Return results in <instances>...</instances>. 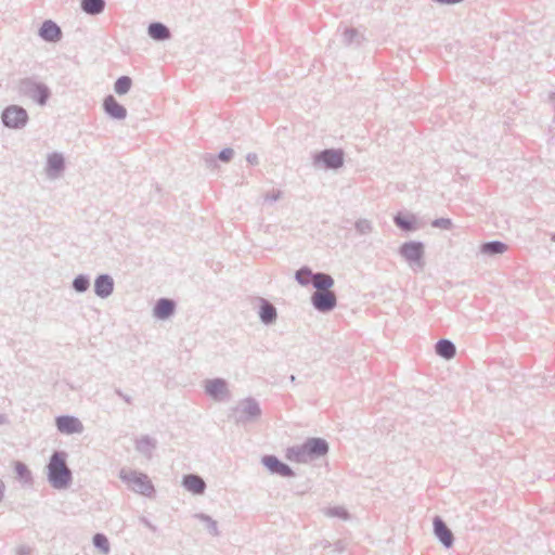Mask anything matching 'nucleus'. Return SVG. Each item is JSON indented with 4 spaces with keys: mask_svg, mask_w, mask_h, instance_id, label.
Returning a JSON list of instances; mask_svg holds the SVG:
<instances>
[{
    "mask_svg": "<svg viewBox=\"0 0 555 555\" xmlns=\"http://www.w3.org/2000/svg\"><path fill=\"white\" fill-rule=\"evenodd\" d=\"M114 292V280L107 274L103 273L94 280V293L98 297L105 299L109 297Z\"/></svg>",
    "mask_w": 555,
    "mask_h": 555,
    "instance_id": "obj_14",
    "label": "nucleus"
},
{
    "mask_svg": "<svg viewBox=\"0 0 555 555\" xmlns=\"http://www.w3.org/2000/svg\"><path fill=\"white\" fill-rule=\"evenodd\" d=\"M103 106L105 112L113 118L124 119L127 115L126 108L113 95L105 98Z\"/></svg>",
    "mask_w": 555,
    "mask_h": 555,
    "instance_id": "obj_19",
    "label": "nucleus"
},
{
    "mask_svg": "<svg viewBox=\"0 0 555 555\" xmlns=\"http://www.w3.org/2000/svg\"><path fill=\"white\" fill-rule=\"evenodd\" d=\"M72 287L77 293H85L90 287V278L87 274H78L72 283Z\"/></svg>",
    "mask_w": 555,
    "mask_h": 555,
    "instance_id": "obj_30",
    "label": "nucleus"
},
{
    "mask_svg": "<svg viewBox=\"0 0 555 555\" xmlns=\"http://www.w3.org/2000/svg\"><path fill=\"white\" fill-rule=\"evenodd\" d=\"M7 422V417L3 414H0V424H4Z\"/></svg>",
    "mask_w": 555,
    "mask_h": 555,
    "instance_id": "obj_42",
    "label": "nucleus"
},
{
    "mask_svg": "<svg viewBox=\"0 0 555 555\" xmlns=\"http://www.w3.org/2000/svg\"><path fill=\"white\" fill-rule=\"evenodd\" d=\"M92 542L95 548L101 553L107 555L111 551V545L107 537L104 533H95L92 538Z\"/></svg>",
    "mask_w": 555,
    "mask_h": 555,
    "instance_id": "obj_29",
    "label": "nucleus"
},
{
    "mask_svg": "<svg viewBox=\"0 0 555 555\" xmlns=\"http://www.w3.org/2000/svg\"><path fill=\"white\" fill-rule=\"evenodd\" d=\"M119 478L131 485V489L139 494L145 495L147 498H151L155 493V488L149 478V476L144 473H140L137 470H129L126 472L125 469H121L119 473Z\"/></svg>",
    "mask_w": 555,
    "mask_h": 555,
    "instance_id": "obj_3",
    "label": "nucleus"
},
{
    "mask_svg": "<svg viewBox=\"0 0 555 555\" xmlns=\"http://www.w3.org/2000/svg\"><path fill=\"white\" fill-rule=\"evenodd\" d=\"M115 393L120 397L125 402H127L128 404H131L132 403V398L126 393H124L119 388H116L115 389Z\"/></svg>",
    "mask_w": 555,
    "mask_h": 555,
    "instance_id": "obj_36",
    "label": "nucleus"
},
{
    "mask_svg": "<svg viewBox=\"0 0 555 555\" xmlns=\"http://www.w3.org/2000/svg\"><path fill=\"white\" fill-rule=\"evenodd\" d=\"M331 546V543L330 542H326L324 545H323V548H326V547H330Z\"/></svg>",
    "mask_w": 555,
    "mask_h": 555,
    "instance_id": "obj_43",
    "label": "nucleus"
},
{
    "mask_svg": "<svg viewBox=\"0 0 555 555\" xmlns=\"http://www.w3.org/2000/svg\"><path fill=\"white\" fill-rule=\"evenodd\" d=\"M508 245H480L477 256L494 257L504 254Z\"/></svg>",
    "mask_w": 555,
    "mask_h": 555,
    "instance_id": "obj_25",
    "label": "nucleus"
},
{
    "mask_svg": "<svg viewBox=\"0 0 555 555\" xmlns=\"http://www.w3.org/2000/svg\"><path fill=\"white\" fill-rule=\"evenodd\" d=\"M176 309L177 302L173 299L162 297L153 307V315L158 320H167L175 314Z\"/></svg>",
    "mask_w": 555,
    "mask_h": 555,
    "instance_id": "obj_13",
    "label": "nucleus"
},
{
    "mask_svg": "<svg viewBox=\"0 0 555 555\" xmlns=\"http://www.w3.org/2000/svg\"><path fill=\"white\" fill-rule=\"evenodd\" d=\"M261 415L262 410L259 402L253 397H247L231 409L230 417H233L234 423L237 425H246L257 422Z\"/></svg>",
    "mask_w": 555,
    "mask_h": 555,
    "instance_id": "obj_2",
    "label": "nucleus"
},
{
    "mask_svg": "<svg viewBox=\"0 0 555 555\" xmlns=\"http://www.w3.org/2000/svg\"><path fill=\"white\" fill-rule=\"evenodd\" d=\"M317 159L324 163L326 168H339L343 163V153L340 151L327 150L318 155Z\"/></svg>",
    "mask_w": 555,
    "mask_h": 555,
    "instance_id": "obj_17",
    "label": "nucleus"
},
{
    "mask_svg": "<svg viewBox=\"0 0 555 555\" xmlns=\"http://www.w3.org/2000/svg\"><path fill=\"white\" fill-rule=\"evenodd\" d=\"M398 253L413 271L418 272L424 269V245H400Z\"/></svg>",
    "mask_w": 555,
    "mask_h": 555,
    "instance_id": "obj_4",
    "label": "nucleus"
},
{
    "mask_svg": "<svg viewBox=\"0 0 555 555\" xmlns=\"http://www.w3.org/2000/svg\"><path fill=\"white\" fill-rule=\"evenodd\" d=\"M183 487L193 494H203L206 489L204 479L195 474H188L182 479Z\"/></svg>",
    "mask_w": 555,
    "mask_h": 555,
    "instance_id": "obj_16",
    "label": "nucleus"
},
{
    "mask_svg": "<svg viewBox=\"0 0 555 555\" xmlns=\"http://www.w3.org/2000/svg\"><path fill=\"white\" fill-rule=\"evenodd\" d=\"M205 392L215 401H225L230 398L228 382L220 377L206 379Z\"/></svg>",
    "mask_w": 555,
    "mask_h": 555,
    "instance_id": "obj_6",
    "label": "nucleus"
},
{
    "mask_svg": "<svg viewBox=\"0 0 555 555\" xmlns=\"http://www.w3.org/2000/svg\"><path fill=\"white\" fill-rule=\"evenodd\" d=\"M345 548V545H344V542L343 541H337L334 545V548H333V552L334 553H341Z\"/></svg>",
    "mask_w": 555,
    "mask_h": 555,
    "instance_id": "obj_39",
    "label": "nucleus"
},
{
    "mask_svg": "<svg viewBox=\"0 0 555 555\" xmlns=\"http://www.w3.org/2000/svg\"><path fill=\"white\" fill-rule=\"evenodd\" d=\"M435 352L444 360H451L456 354V347L450 339L441 338L435 345Z\"/></svg>",
    "mask_w": 555,
    "mask_h": 555,
    "instance_id": "obj_18",
    "label": "nucleus"
},
{
    "mask_svg": "<svg viewBox=\"0 0 555 555\" xmlns=\"http://www.w3.org/2000/svg\"><path fill=\"white\" fill-rule=\"evenodd\" d=\"M232 154H233V151L228 149V150L222 151L220 153L219 157H220V159L227 162L231 158Z\"/></svg>",
    "mask_w": 555,
    "mask_h": 555,
    "instance_id": "obj_38",
    "label": "nucleus"
},
{
    "mask_svg": "<svg viewBox=\"0 0 555 555\" xmlns=\"http://www.w3.org/2000/svg\"><path fill=\"white\" fill-rule=\"evenodd\" d=\"M55 426L61 434L73 435L80 434L83 425L76 416L60 415L55 418Z\"/></svg>",
    "mask_w": 555,
    "mask_h": 555,
    "instance_id": "obj_10",
    "label": "nucleus"
},
{
    "mask_svg": "<svg viewBox=\"0 0 555 555\" xmlns=\"http://www.w3.org/2000/svg\"><path fill=\"white\" fill-rule=\"evenodd\" d=\"M81 7L89 14H98L104 9V0H82Z\"/></svg>",
    "mask_w": 555,
    "mask_h": 555,
    "instance_id": "obj_31",
    "label": "nucleus"
},
{
    "mask_svg": "<svg viewBox=\"0 0 555 555\" xmlns=\"http://www.w3.org/2000/svg\"><path fill=\"white\" fill-rule=\"evenodd\" d=\"M14 469H15L17 479L24 486H31L33 485V475H31V472L27 467L26 464H24L23 462L16 461L14 463Z\"/></svg>",
    "mask_w": 555,
    "mask_h": 555,
    "instance_id": "obj_24",
    "label": "nucleus"
},
{
    "mask_svg": "<svg viewBox=\"0 0 555 555\" xmlns=\"http://www.w3.org/2000/svg\"><path fill=\"white\" fill-rule=\"evenodd\" d=\"M28 119L27 113L24 108L12 105L4 109L2 120L5 126L10 128H20L26 125Z\"/></svg>",
    "mask_w": 555,
    "mask_h": 555,
    "instance_id": "obj_8",
    "label": "nucleus"
},
{
    "mask_svg": "<svg viewBox=\"0 0 555 555\" xmlns=\"http://www.w3.org/2000/svg\"><path fill=\"white\" fill-rule=\"evenodd\" d=\"M433 526L435 537L446 548H450L454 543V535L446 521L440 516H435Z\"/></svg>",
    "mask_w": 555,
    "mask_h": 555,
    "instance_id": "obj_11",
    "label": "nucleus"
},
{
    "mask_svg": "<svg viewBox=\"0 0 555 555\" xmlns=\"http://www.w3.org/2000/svg\"><path fill=\"white\" fill-rule=\"evenodd\" d=\"M285 457L291 462L296 463H308L309 457L306 453V449L304 443L298 446H293L286 449Z\"/></svg>",
    "mask_w": 555,
    "mask_h": 555,
    "instance_id": "obj_22",
    "label": "nucleus"
},
{
    "mask_svg": "<svg viewBox=\"0 0 555 555\" xmlns=\"http://www.w3.org/2000/svg\"><path fill=\"white\" fill-rule=\"evenodd\" d=\"M311 285L315 292L328 291L334 285V279L324 272H314Z\"/></svg>",
    "mask_w": 555,
    "mask_h": 555,
    "instance_id": "obj_21",
    "label": "nucleus"
},
{
    "mask_svg": "<svg viewBox=\"0 0 555 555\" xmlns=\"http://www.w3.org/2000/svg\"><path fill=\"white\" fill-rule=\"evenodd\" d=\"M149 34L152 38L160 40L169 37L168 29L159 23L151 24L149 27Z\"/></svg>",
    "mask_w": 555,
    "mask_h": 555,
    "instance_id": "obj_32",
    "label": "nucleus"
},
{
    "mask_svg": "<svg viewBox=\"0 0 555 555\" xmlns=\"http://www.w3.org/2000/svg\"><path fill=\"white\" fill-rule=\"evenodd\" d=\"M39 35L47 41H59L62 36L61 28L52 21L43 22Z\"/></svg>",
    "mask_w": 555,
    "mask_h": 555,
    "instance_id": "obj_20",
    "label": "nucleus"
},
{
    "mask_svg": "<svg viewBox=\"0 0 555 555\" xmlns=\"http://www.w3.org/2000/svg\"><path fill=\"white\" fill-rule=\"evenodd\" d=\"M156 444L157 442L154 438L145 435L135 441V450L147 459H151Z\"/></svg>",
    "mask_w": 555,
    "mask_h": 555,
    "instance_id": "obj_23",
    "label": "nucleus"
},
{
    "mask_svg": "<svg viewBox=\"0 0 555 555\" xmlns=\"http://www.w3.org/2000/svg\"><path fill=\"white\" fill-rule=\"evenodd\" d=\"M63 158L57 154H53L48 158V172L50 175H56L63 168Z\"/></svg>",
    "mask_w": 555,
    "mask_h": 555,
    "instance_id": "obj_33",
    "label": "nucleus"
},
{
    "mask_svg": "<svg viewBox=\"0 0 555 555\" xmlns=\"http://www.w3.org/2000/svg\"><path fill=\"white\" fill-rule=\"evenodd\" d=\"M304 446L309 461L318 460L326 455L330 451L328 442L325 439L319 437L308 438L304 442Z\"/></svg>",
    "mask_w": 555,
    "mask_h": 555,
    "instance_id": "obj_9",
    "label": "nucleus"
},
{
    "mask_svg": "<svg viewBox=\"0 0 555 555\" xmlns=\"http://www.w3.org/2000/svg\"><path fill=\"white\" fill-rule=\"evenodd\" d=\"M327 515L332 516V517H338V518H341V519H348L349 518V513L347 512V509L344 508V507H340V506H335V507L328 508L327 509Z\"/></svg>",
    "mask_w": 555,
    "mask_h": 555,
    "instance_id": "obj_35",
    "label": "nucleus"
},
{
    "mask_svg": "<svg viewBox=\"0 0 555 555\" xmlns=\"http://www.w3.org/2000/svg\"><path fill=\"white\" fill-rule=\"evenodd\" d=\"M291 380L295 382V376L294 375H291Z\"/></svg>",
    "mask_w": 555,
    "mask_h": 555,
    "instance_id": "obj_44",
    "label": "nucleus"
},
{
    "mask_svg": "<svg viewBox=\"0 0 555 555\" xmlns=\"http://www.w3.org/2000/svg\"><path fill=\"white\" fill-rule=\"evenodd\" d=\"M312 307L321 312L328 313L333 311L337 306V297L332 291L314 292L311 295Z\"/></svg>",
    "mask_w": 555,
    "mask_h": 555,
    "instance_id": "obj_5",
    "label": "nucleus"
},
{
    "mask_svg": "<svg viewBox=\"0 0 555 555\" xmlns=\"http://www.w3.org/2000/svg\"><path fill=\"white\" fill-rule=\"evenodd\" d=\"M194 517L206 525V528L211 535L218 537L220 534L217 521L212 519L209 515L204 513H197L194 515Z\"/></svg>",
    "mask_w": 555,
    "mask_h": 555,
    "instance_id": "obj_26",
    "label": "nucleus"
},
{
    "mask_svg": "<svg viewBox=\"0 0 555 555\" xmlns=\"http://www.w3.org/2000/svg\"><path fill=\"white\" fill-rule=\"evenodd\" d=\"M4 490H5V485H4V482L0 479V502H1V501H2V499H3Z\"/></svg>",
    "mask_w": 555,
    "mask_h": 555,
    "instance_id": "obj_40",
    "label": "nucleus"
},
{
    "mask_svg": "<svg viewBox=\"0 0 555 555\" xmlns=\"http://www.w3.org/2000/svg\"><path fill=\"white\" fill-rule=\"evenodd\" d=\"M132 81L128 76H122L117 79L115 82V91L117 94L121 95L127 93L131 88Z\"/></svg>",
    "mask_w": 555,
    "mask_h": 555,
    "instance_id": "obj_34",
    "label": "nucleus"
},
{
    "mask_svg": "<svg viewBox=\"0 0 555 555\" xmlns=\"http://www.w3.org/2000/svg\"><path fill=\"white\" fill-rule=\"evenodd\" d=\"M313 274L314 272L309 267L305 266L296 271L295 279L300 285L307 286L312 283Z\"/></svg>",
    "mask_w": 555,
    "mask_h": 555,
    "instance_id": "obj_28",
    "label": "nucleus"
},
{
    "mask_svg": "<svg viewBox=\"0 0 555 555\" xmlns=\"http://www.w3.org/2000/svg\"><path fill=\"white\" fill-rule=\"evenodd\" d=\"M261 463L273 475L286 478L295 476L293 468L275 455H263L261 457Z\"/></svg>",
    "mask_w": 555,
    "mask_h": 555,
    "instance_id": "obj_7",
    "label": "nucleus"
},
{
    "mask_svg": "<svg viewBox=\"0 0 555 555\" xmlns=\"http://www.w3.org/2000/svg\"><path fill=\"white\" fill-rule=\"evenodd\" d=\"M68 454L65 451H54L47 465L48 481L57 490L67 489L73 481L72 469L67 465Z\"/></svg>",
    "mask_w": 555,
    "mask_h": 555,
    "instance_id": "obj_1",
    "label": "nucleus"
},
{
    "mask_svg": "<svg viewBox=\"0 0 555 555\" xmlns=\"http://www.w3.org/2000/svg\"><path fill=\"white\" fill-rule=\"evenodd\" d=\"M29 551L25 547H21L17 552V555H28Z\"/></svg>",
    "mask_w": 555,
    "mask_h": 555,
    "instance_id": "obj_41",
    "label": "nucleus"
},
{
    "mask_svg": "<svg viewBox=\"0 0 555 555\" xmlns=\"http://www.w3.org/2000/svg\"><path fill=\"white\" fill-rule=\"evenodd\" d=\"M257 300L259 302L258 315L260 322L267 326L274 324L278 320V310L275 306L262 297H258Z\"/></svg>",
    "mask_w": 555,
    "mask_h": 555,
    "instance_id": "obj_12",
    "label": "nucleus"
},
{
    "mask_svg": "<svg viewBox=\"0 0 555 555\" xmlns=\"http://www.w3.org/2000/svg\"><path fill=\"white\" fill-rule=\"evenodd\" d=\"M24 92L28 94L34 101H37L39 104L43 105L49 96V92L46 87L31 82L24 81Z\"/></svg>",
    "mask_w": 555,
    "mask_h": 555,
    "instance_id": "obj_15",
    "label": "nucleus"
},
{
    "mask_svg": "<svg viewBox=\"0 0 555 555\" xmlns=\"http://www.w3.org/2000/svg\"><path fill=\"white\" fill-rule=\"evenodd\" d=\"M140 521L153 532L157 530L156 526H154L146 517H141Z\"/></svg>",
    "mask_w": 555,
    "mask_h": 555,
    "instance_id": "obj_37",
    "label": "nucleus"
},
{
    "mask_svg": "<svg viewBox=\"0 0 555 555\" xmlns=\"http://www.w3.org/2000/svg\"><path fill=\"white\" fill-rule=\"evenodd\" d=\"M395 221L398 227H400L402 230H406V231L413 230L416 224V220H415L414 216L409 215V214H401V212L398 214L395 218Z\"/></svg>",
    "mask_w": 555,
    "mask_h": 555,
    "instance_id": "obj_27",
    "label": "nucleus"
}]
</instances>
